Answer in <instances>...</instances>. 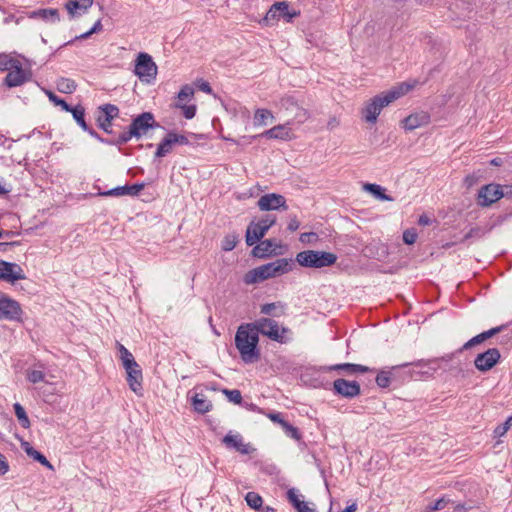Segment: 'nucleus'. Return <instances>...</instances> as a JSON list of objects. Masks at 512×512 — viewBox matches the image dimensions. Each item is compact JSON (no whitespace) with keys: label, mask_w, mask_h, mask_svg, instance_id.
<instances>
[{"label":"nucleus","mask_w":512,"mask_h":512,"mask_svg":"<svg viewBox=\"0 0 512 512\" xmlns=\"http://www.w3.org/2000/svg\"><path fill=\"white\" fill-rule=\"evenodd\" d=\"M25 278L24 271L19 264L0 260V280L13 284Z\"/></svg>","instance_id":"obj_16"},{"label":"nucleus","mask_w":512,"mask_h":512,"mask_svg":"<svg viewBox=\"0 0 512 512\" xmlns=\"http://www.w3.org/2000/svg\"><path fill=\"white\" fill-rule=\"evenodd\" d=\"M449 503L451 504H455L454 501H452L451 499L443 496L439 499H437L435 502L429 504L426 509L429 511V512H433V511H439V510H442L444 509Z\"/></svg>","instance_id":"obj_46"},{"label":"nucleus","mask_w":512,"mask_h":512,"mask_svg":"<svg viewBox=\"0 0 512 512\" xmlns=\"http://www.w3.org/2000/svg\"><path fill=\"white\" fill-rule=\"evenodd\" d=\"M196 86L198 87L199 90H201L204 93L212 94V92H213L210 83L203 79L197 80Z\"/></svg>","instance_id":"obj_59"},{"label":"nucleus","mask_w":512,"mask_h":512,"mask_svg":"<svg viewBox=\"0 0 512 512\" xmlns=\"http://www.w3.org/2000/svg\"><path fill=\"white\" fill-rule=\"evenodd\" d=\"M44 378H45V374H44V372H42L40 370H32V371L28 372V374H27L28 381L33 384L43 381Z\"/></svg>","instance_id":"obj_56"},{"label":"nucleus","mask_w":512,"mask_h":512,"mask_svg":"<svg viewBox=\"0 0 512 512\" xmlns=\"http://www.w3.org/2000/svg\"><path fill=\"white\" fill-rule=\"evenodd\" d=\"M439 362L440 359L437 358H433L427 361L424 360L423 368L428 367L427 371L429 372V374H426V376H431L435 371H437V369L440 367Z\"/></svg>","instance_id":"obj_57"},{"label":"nucleus","mask_w":512,"mask_h":512,"mask_svg":"<svg viewBox=\"0 0 512 512\" xmlns=\"http://www.w3.org/2000/svg\"><path fill=\"white\" fill-rule=\"evenodd\" d=\"M267 417L273 421L274 423L279 424L281 427L284 426V424L287 422L280 412H270L267 414Z\"/></svg>","instance_id":"obj_58"},{"label":"nucleus","mask_w":512,"mask_h":512,"mask_svg":"<svg viewBox=\"0 0 512 512\" xmlns=\"http://www.w3.org/2000/svg\"><path fill=\"white\" fill-rule=\"evenodd\" d=\"M22 308L18 301L0 293V320L21 321Z\"/></svg>","instance_id":"obj_10"},{"label":"nucleus","mask_w":512,"mask_h":512,"mask_svg":"<svg viewBox=\"0 0 512 512\" xmlns=\"http://www.w3.org/2000/svg\"><path fill=\"white\" fill-rule=\"evenodd\" d=\"M317 234L315 232H306V233H302L300 235V241L302 243H308L310 242L312 239H317Z\"/></svg>","instance_id":"obj_64"},{"label":"nucleus","mask_w":512,"mask_h":512,"mask_svg":"<svg viewBox=\"0 0 512 512\" xmlns=\"http://www.w3.org/2000/svg\"><path fill=\"white\" fill-rule=\"evenodd\" d=\"M323 369L325 371H344L348 375H352L355 373H373L376 371L374 368H370L368 366L355 363H340L331 366H326Z\"/></svg>","instance_id":"obj_23"},{"label":"nucleus","mask_w":512,"mask_h":512,"mask_svg":"<svg viewBox=\"0 0 512 512\" xmlns=\"http://www.w3.org/2000/svg\"><path fill=\"white\" fill-rule=\"evenodd\" d=\"M258 137L288 140L290 139V129L287 128L285 125H277L264 131L262 134L258 135ZM253 138L256 139L257 136H253Z\"/></svg>","instance_id":"obj_26"},{"label":"nucleus","mask_w":512,"mask_h":512,"mask_svg":"<svg viewBox=\"0 0 512 512\" xmlns=\"http://www.w3.org/2000/svg\"><path fill=\"white\" fill-rule=\"evenodd\" d=\"M127 373V383L130 387V389L135 392L136 394H140L143 390L142 386V370L139 366V364L136 362L135 366H131L130 368H125Z\"/></svg>","instance_id":"obj_21"},{"label":"nucleus","mask_w":512,"mask_h":512,"mask_svg":"<svg viewBox=\"0 0 512 512\" xmlns=\"http://www.w3.org/2000/svg\"><path fill=\"white\" fill-rule=\"evenodd\" d=\"M501 359V353L497 348H489L479 353L474 359V365L480 372H487L494 368Z\"/></svg>","instance_id":"obj_15"},{"label":"nucleus","mask_w":512,"mask_h":512,"mask_svg":"<svg viewBox=\"0 0 512 512\" xmlns=\"http://www.w3.org/2000/svg\"><path fill=\"white\" fill-rule=\"evenodd\" d=\"M93 2L94 0H66L64 6L70 18H76L87 13Z\"/></svg>","instance_id":"obj_22"},{"label":"nucleus","mask_w":512,"mask_h":512,"mask_svg":"<svg viewBox=\"0 0 512 512\" xmlns=\"http://www.w3.org/2000/svg\"><path fill=\"white\" fill-rule=\"evenodd\" d=\"M237 452L241 454H250L256 451V449L250 444V443H244L242 442L239 446V449L236 450Z\"/></svg>","instance_id":"obj_60"},{"label":"nucleus","mask_w":512,"mask_h":512,"mask_svg":"<svg viewBox=\"0 0 512 512\" xmlns=\"http://www.w3.org/2000/svg\"><path fill=\"white\" fill-rule=\"evenodd\" d=\"M9 471V464L6 457L0 453V476L5 475Z\"/></svg>","instance_id":"obj_62"},{"label":"nucleus","mask_w":512,"mask_h":512,"mask_svg":"<svg viewBox=\"0 0 512 512\" xmlns=\"http://www.w3.org/2000/svg\"><path fill=\"white\" fill-rule=\"evenodd\" d=\"M193 95H194V89L190 85L186 84V85L182 86V88L178 92L177 97L179 100L184 101V100H190Z\"/></svg>","instance_id":"obj_50"},{"label":"nucleus","mask_w":512,"mask_h":512,"mask_svg":"<svg viewBox=\"0 0 512 512\" xmlns=\"http://www.w3.org/2000/svg\"><path fill=\"white\" fill-rule=\"evenodd\" d=\"M26 454L29 457H31L34 461L40 463L41 465L47 467L50 470H54L53 465L48 461L46 456L42 454L40 451L36 450L34 447L27 448Z\"/></svg>","instance_id":"obj_35"},{"label":"nucleus","mask_w":512,"mask_h":512,"mask_svg":"<svg viewBox=\"0 0 512 512\" xmlns=\"http://www.w3.org/2000/svg\"><path fill=\"white\" fill-rule=\"evenodd\" d=\"M97 126L102 129L105 133L109 135H114V130L112 128V121H105L102 118H96Z\"/></svg>","instance_id":"obj_54"},{"label":"nucleus","mask_w":512,"mask_h":512,"mask_svg":"<svg viewBox=\"0 0 512 512\" xmlns=\"http://www.w3.org/2000/svg\"><path fill=\"white\" fill-rule=\"evenodd\" d=\"M57 90L64 94H72L76 91L77 84L70 78L61 77L56 81Z\"/></svg>","instance_id":"obj_32"},{"label":"nucleus","mask_w":512,"mask_h":512,"mask_svg":"<svg viewBox=\"0 0 512 512\" xmlns=\"http://www.w3.org/2000/svg\"><path fill=\"white\" fill-rule=\"evenodd\" d=\"M512 427V415H510L505 422L495 427L493 431L494 438H500L504 436L508 430Z\"/></svg>","instance_id":"obj_45"},{"label":"nucleus","mask_w":512,"mask_h":512,"mask_svg":"<svg viewBox=\"0 0 512 512\" xmlns=\"http://www.w3.org/2000/svg\"><path fill=\"white\" fill-rule=\"evenodd\" d=\"M363 189L380 201H392L393 198L386 194L385 188L375 183H366Z\"/></svg>","instance_id":"obj_27"},{"label":"nucleus","mask_w":512,"mask_h":512,"mask_svg":"<svg viewBox=\"0 0 512 512\" xmlns=\"http://www.w3.org/2000/svg\"><path fill=\"white\" fill-rule=\"evenodd\" d=\"M243 442V437L240 434L228 433L222 439V443L229 449H239L240 444Z\"/></svg>","instance_id":"obj_40"},{"label":"nucleus","mask_w":512,"mask_h":512,"mask_svg":"<svg viewBox=\"0 0 512 512\" xmlns=\"http://www.w3.org/2000/svg\"><path fill=\"white\" fill-rule=\"evenodd\" d=\"M293 261L287 258H280L273 262L258 266L249 270L243 277L246 285L263 282L267 279L288 273L293 268Z\"/></svg>","instance_id":"obj_3"},{"label":"nucleus","mask_w":512,"mask_h":512,"mask_svg":"<svg viewBox=\"0 0 512 512\" xmlns=\"http://www.w3.org/2000/svg\"><path fill=\"white\" fill-rule=\"evenodd\" d=\"M20 61L6 53H0V71H11Z\"/></svg>","instance_id":"obj_41"},{"label":"nucleus","mask_w":512,"mask_h":512,"mask_svg":"<svg viewBox=\"0 0 512 512\" xmlns=\"http://www.w3.org/2000/svg\"><path fill=\"white\" fill-rule=\"evenodd\" d=\"M91 137L99 141L100 143L112 145V146H122V144H119V135L117 137L113 138H104L99 133H97L91 126L88 127V129L85 130Z\"/></svg>","instance_id":"obj_37"},{"label":"nucleus","mask_w":512,"mask_h":512,"mask_svg":"<svg viewBox=\"0 0 512 512\" xmlns=\"http://www.w3.org/2000/svg\"><path fill=\"white\" fill-rule=\"evenodd\" d=\"M13 408L20 425L25 429L29 428L31 424L24 407L20 403H15Z\"/></svg>","instance_id":"obj_39"},{"label":"nucleus","mask_w":512,"mask_h":512,"mask_svg":"<svg viewBox=\"0 0 512 512\" xmlns=\"http://www.w3.org/2000/svg\"><path fill=\"white\" fill-rule=\"evenodd\" d=\"M300 227V222L296 215L291 216L287 225V230L290 232L296 231Z\"/></svg>","instance_id":"obj_61"},{"label":"nucleus","mask_w":512,"mask_h":512,"mask_svg":"<svg viewBox=\"0 0 512 512\" xmlns=\"http://www.w3.org/2000/svg\"><path fill=\"white\" fill-rule=\"evenodd\" d=\"M134 73L146 83H152L156 79L157 65L148 53L140 52L137 55Z\"/></svg>","instance_id":"obj_9"},{"label":"nucleus","mask_w":512,"mask_h":512,"mask_svg":"<svg viewBox=\"0 0 512 512\" xmlns=\"http://www.w3.org/2000/svg\"><path fill=\"white\" fill-rule=\"evenodd\" d=\"M99 115L97 116L98 118H102L104 119L105 121H112L119 117V114H120V110L119 108L114 105V104H110V103H107V104H103L101 106H99Z\"/></svg>","instance_id":"obj_28"},{"label":"nucleus","mask_w":512,"mask_h":512,"mask_svg":"<svg viewBox=\"0 0 512 512\" xmlns=\"http://www.w3.org/2000/svg\"><path fill=\"white\" fill-rule=\"evenodd\" d=\"M399 367L392 366L387 370H380L375 378L377 386L381 389L388 388L392 382H399Z\"/></svg>","instance_id":"obj_24"},{"label":"nucleus","mask_w":512,"mask_h":512,"mask_svg":"<svg viewBox=\"0 0 512 512\" xmlns=\"http://www.w3.org/2000/svg\"><path fill=\"white\" fill-rule=\"evenodd\" d=\"M172 138L169 137V132L166 134V136L161 140V142L158 144V147L155 152V158H162L169 154L172 150L173 146Z\"/></svg>","instance_id":"obj_33"},{"label":"nucleus","mask_w":512,"mask_h":512,"mask_svg":"<svg viewBox=\"0 0 512 512\" xmlns=\"http://www.w3.org/2000/svg\"><path fill=\"white\" fill-rule=\"evenodd\" d=\"M258 343L259 334L255 329V324L243 323L238 327L235 334V346L244 363H253L260 359Z\"/></svg>","instance_id":"obj_1"},{"label":"nucleus","mask_w":512,"mask_h":512,"mask_svg":"<svg viewBox=\"0 0 512 512\" xmlns=\"http://www.w3.org/2000/svg\"><path fill=\"white\" fill-rule=\"evenodd\" d=\"M282 429L284 430L285 434L290 438L296 441H300L302 439V434L300 430L291 423H289L288 421L284 424Z\"/></svg>","instance_id":"obj_47"},{"label":"nucleus","mask_w":512,"mask_h":512,"mask_svg":"<svg viewBox=\"0 0 512 512\" xmlns=\"http://www.w3.org/2000/svg\"><path fill=\"white\" fill-rule=\"evenodd\" d=\"M423 365L424 360H418L413 363L395 365V367H399V383H403L405 381L410 380H418L426 376V374H429L428 371L422 370Z\"/></svg>","instance_id":"obj_13"},{"label":"nucleus","mask_w":512,"mask_h":512,"mask_svg":"<svg viewBox=\"0 0 512 512\" xmlns=\"http://www.w3.org/2000/svg\"><path fill=\"white\" fill-rule=\"evenodd\" d=\"M237 243L238 237L236 235H227L222 241V250L226 252L231 251L236 247Z\"/></svg>","instance_id":"obj_49"},{"label":"nucleus","mask_w":512,"mask_h":512,"mask_svg":"<svg viewBox=\"0 0 512 512\" xmlns=\"http://www.w3.org/2000/svg\"><path fill=\"white\" fill-rule=\"evenodd\" d=\"M503 198V186L490 183L480 188L477 194V204L481 207H489Z\"/></svg>","instance_id":"obj_12"},{"label":"nucleus","mask_w":512,"mask_h":512,"mask_svg":"<svg viewBox=\"0 0 512 512\" xmlns=\"http://www.w3.org/2000/svg\"><path fill=\"white\" fill-rule=\"evenodd\" d=\"M417 232L414 228L406 229L403 232V242L407 245H412L416 242Z\"/></svg>","instance_id":"obj_52"},{"label":"nucleus","mask_w":512,"mask_h":512,"mask_svg":"<svg viewBox=\"0 0 512 512\" xmlns=\"http://www.w3.org/2000/svg\"><path fill=\"white\" fill-rule=\"evenodd\" d=\"M144 187L145 183H134L132 185L126 184L123 186H117L107 191L99 192L98 195L105 197H119L123 195L137 196Z\"/></svg>","instance_id":"obj_20"},{"label":"nucleus","mask_w":512,"mask_h":512,"mask_svg":"<svg viewBox=\"0 0 512 512\" xmlns=\"http://www.w3.org/2000/svg\"><path fill=\"white\" fill-rule=\"evenodd\" d=\"M258 334H261L272 341L280 344H288L293 340V332L286 326H280L279 323L268 317H262L252 322Z\"/></svg>","instance_id":"obj_5"},{"label":"nucleus","mask_w":512,"mask_h":512,"mask_svg":"<svg viewBox=\"0 0 512 512\" xmlns=\"http://www.w3.org/2000/svg\"><path fill=\"white\" fill-rule=\"evenodd\" d=\"M260 312L264 315L280 317L284 315V305L281 302L265 303L261 305Z\"/></svg>","instance_id":"obj_29"},{"label":"nucleus","mask_w":512,"mask_h":512,"mask_svg":"<svg viewBox=\"0 0 512 512\" xmlns=\"http://www.w3.org/2000/svg\"><path fill=\"white\" fill-rule=\"evenodd\" d=\"M257 206L261 211L288 209L285 197L276 193H268L261 196L257 202Z\"/></svg>","instance_id":"obj_17"},{"label":"nucleus","mask_w":512,"mask_h":512,"mask_svg":"<svg viewBox=\"0 0 512 512\" xmlns=\"http://www.w3.org/2000/svg\"><path fill=\"white\" fill-rule=\"evenodd\" d=\"M169 137L172 138L174 145L175 144H177V145H189L190 144L189 139L183 134H178L174 131H170Z\"/></svg>","instance_id":"obj_53"},{"label":"nucleus","mask_w":512,"mask_h":512,"mask_svg":"<svg viewBox=\"0 0 512 512\" xmlns=\"http://www.w3.org/2000/svg\"><path fill=\"white\" fill-rule=\"evenodd\" d=\"M68 112L72 114L73 119L76 121V123L81 127L83 131L88 129L89 125L85 120V108L81 104H77L76 106L71 105V110Z\"/></svg>","instance_id":"obj_30"},{"label":"nucleus","mask_w":512,"mask_h":512,"mask_svg":"<svg viewBox=\"0 0 512 512\" xmlns=\"http://www.w3.org/2000/svg\"><path fill=\"white\" fill-rule=\"evenodd\" d=\"M332 391L335 395L352 399L361 394L360 384L355 380L338 378L333 382Z\"/></svg>","instance_id":"obj_14"},{"label":"nucleus","mask_w":512,"mask_h":512,"mask_svg":"<svg viewBox=\"0 0 512 512\" xmlns=\"http://www.w3.org/2000/svg\"><path fill=\"white\" fill-rule=\"evenodd\" d=\"M430 114L426 111H419L410 114L403 119V128L405 130L413 131L419 127L428 125L430 123Z\"/></svg>","instance_id":"obj_18"},{"label":"nucleus","mask_w":512,"mask_h":512,"mask_svg":"<svg viewBox=\"0 0 512 512\" xmlns=\"http://www.w3.org/2000/svg\"><path fill=\"white\" fill-rule=\"evenodd\" d=\"M31 19L40 18L44 21H50L52 23H56L60 21V14L58 9L56 8H41L34 11H31L28 15Z\"/></svg>","instance_id":"obj_25"},{"label":"nucleus","mask_w":512,"mask_h":512,"mask_svg":"<svg viewBox=\"0 0 512 512\" xmlns=\"http://www.w3.org/2000/svg\"><path fill=\"white\" fill-rule=\"evenodd\" d=\"M176 107H179L183 110V116L190 120L195 117L196 115V105H179L177 104Z\"/></svg>","instance_id":"obj_55"},{"label":"nucleus","mask_w":512,"mask_h":512,"mask_svg":"<svg viewBox=\"0 0 512 512\" xmlns=\"http://www.w3.org/2000/svg\"><path fill=\"white\" fill-rule=\"evenodd\" d=\"M160 127L159 123L155 120L152 112H142L135 116L128 129L119 134V144H126L132 138L140 139L148 133L150 129Z\"/></svg>","instance_id":"obj_4"},{"label":"nucleus","mask_w":512,"mask_h":512,"mask_svg":"<svg viewBox=\"0 0 512 512\" xmlns=\"http://www.w3.org/2000/svg\"><path fill=\"white\" fill-rule=\"evenodd\" d=\"M411 88V85L402 83L397 87H393L388 91L382 92L374 96L366 103L365 107L362 109L363 119L366 122L375 123L381 110L385 106L389 105L394 100L405 95Z\"/></svg>","instance_id":"obj_2"},{"label":"nucleus","mask_w":512,"mask_h":512,"mask_svg":"<svg viewBox=\"0 0 512 512\" xmlns=\"http://www.w3.org/2000/svg\"><path fill=\"white\" fill-rule=\"evenodd\" d=\"M300 16V11L290 9L288 1L275 2L267 11L263 22L265 25H273L274 22L283 19L286 23H292L293 19Z\"/></svg>","instance_id":"obj_8"},{"label":"nucleus","mask_w":512,"mask_h":512,"mask_svg":"<svg viewBox=\"0 0 512 512\" xmlns=\"http://www.w3.org/2000/svg\"><path fill=\"white\" fill-rule=\"evenodd\" d=\"M298 491L295 488H290L286 497L287 500L291 503V505L297 510V512H303V508L305 507V502L299 499Z\"/></svg>","instance_id":"obj_38"},{"label":"nucleus","mask_w":512,"mask_h":512,"mask_svg":"<svg viewBox=\"0 0 512 512\" xmlns=\"http://www.w3.org/2000/svg\"><path fill=\"white\" fill-rule=\"evenodd\" d=\"M484 341L481 338V335L478 334L474 337H472L470 340H468L460 349L457 350V353H461L464 350L471 349L472 347L482 344Z\"/></svg>","instance_id":"obj_51"},{"label":"nucleus","mask_w":512,"mask_h":512,"mask_svg":"<svg viewBox=\"0 0 512 512\" xmlns=\"http://www.w3.org/2000/svg\"><path fill=\"white\" fill-rule=\"evenodd\" d=\"M508 327V324H502L497 327H493L487 331H483L480 333L481 338L485 342L486 340L494 337L495 335L499 334L500 332L504 331Z\"/></svg>","instance_id":"obj_48"},{"label":"nucleus","mask_w":512,"mask_h":512,"mask_svg":"<svg viewBox=\"0 0 512 512\" xmlns=\"http://www.w3.org/2000/svg\"><path fill=\"white\" fill-rule=\"evenodd\" d=\"M192 405H193L194 410L200 414L208 413L213 408V404L211 401H209L203 397L200 398L198 394H196L192 398Z\"/></svg>","instance_id":"obj_31"},{"label":"nucleus","mask_w":512,"mask_h":512,"mask_svg":"<svg viewBox=\"0 0 512 512\" xmlns=\"http://www.w3.org/2000/svg\"><path fill=\"white\" fill-rule=\"evenodd\" d=\"M45 94L47 95L50 102H52L55 106L61 107L63 111H70L71 105L68 104L65 99L57 96L54 92L51 90H45Z\"/></svg>","instance_id":"obj_42"},{"label":"nucleus","mask_w":512,"mask_h":512,"mask_svg":"<svg viewBox=\"0 0 512 512\" xmlns=\"http://www.w3.org/2000/svg\"><path fill=\"white\" fill-rule=\"evenodd\" d=\"M245 501L247 505L256 512H260L261 508H263V498L256 492H248L245 495Z\"/></svg>","instance_id":"obj_36"},{"label":"nucleus","mask_w":512,"mask_h":512,"mask_svg":"<svg viewBox=\"0 0 512 512\" xmlns=\"http://www.w3.org/2000/svg\"><path fill=\"white\" fill-rule=\"evenodd\" d=\"M276 216L266 214L257 222L251 221L245 233V242L247 246H253L260 241L267 233V231L275 225Z\"/></svg>","instance_id":"obj_7"},{"label":"nucleus","mask_w":512,"mask_h":512,"mask_svg":"<svg viewBox=\"0 0 512 512\" xmlns=\"http://www.w3.org/2000/svg\"><path fill=\"white\" fill-rule=\"evenodd\" d=\"M33 73L30 67L23 68L22 63L15 65V67L7 73L3 79L2 85L7 88H14L22 86L32 79Z\"/></svg>","instance_id":"obj_11"},{"label":"nucleus","mask_w":512,"mask_h":512,"mask_svg":"<svg viewBox=\"0 0 512 512\" xmlns=\"http://www.w3.org/2000/svg\"><path fill=\"white\" fill-rule=\"evenodd\" d=\"M259 243L253 247L251 254L260 259L269 258L271 256L278 255L279 253L276 251L278 245L275 243L273 239H265L258 241Z\"/></svg>","instance_id":"obj_19"},{"label":"nucleus","mask_w":512,"mask_h":512,"mask_svg":"<svg viewBox=\"0 0 512 512\" xmlns=\"http://www.w3.org/2000/svg\"><path fill=\"white\" fill-rule=\"evenodd\" d=\"M260 465V470L263 471L266 474L272 475L274 471L276 470L275 465L268 464L264 465L262 462H255V465Z\"/></svg>","instance_id":"obj_63"},{"label":"nucleus","mask_w":512,"mask_h":512,"mask_svg":"<svg viewBox=\"0 0 512 512\" xmlns=\"http://www.w3.org/2000/svg\"><path fill=\"white\" fill-rule=\"evenodd\" d=\"M221 392L227 397L228 401L237 405H242L243 398L240 390H229L227 388H223L221 389Z\"/></svg>","instance_id":"obj_43"},{"label":"nucleus","mask_w":512,"mask_h":512,"mask_svg":"<svg viewBox=\"0 0 512 512\" xmlns=\"http://www.w3.org/2000/svg\"><path fill=\"white\" fill-rule=\"evenodd\" d=\"M117 348L124 368H130L133 365L135 366L136 361L132 353L119 342H117Z\"/></svg>","instance_id":"obj_34"},{"label":"nucleus","mask_w":512,"mask_h":512,"mask_svg":"<svg viewBox=\"0 0 512 512\" xmlns=\"http://www.w3.org/2000/svg\"><path fill=\"white\" fill-rule=\"evenodd\" d=\"M296 261L302 267L323 268L334 265L337 255L326 251L305 250L296 255Z\"/></svg>","instance_id":"obj_6"},{"label":"nucleus","mask_w":512,"mask_h":512,"mask_svg":"<svg viewBox=\"0 0 512 512\" xmlns=\"http://www.w3.org/2000/svg\"><path fill=\"white\" fill-rule=\"evenodd\" d=\"M273 118L271 111L268 109H257L254 114V125L263 126L266 124L267 118Z\"/></svg>","instance_id":"obj_44"}]
</instances>
